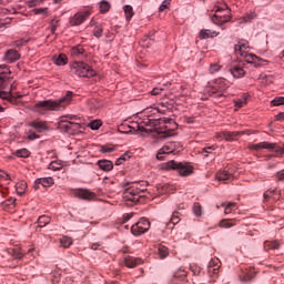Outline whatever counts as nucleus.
Wrapping results in <instances>:
<instances>
[{"label": "nucleus", "instance_id": "nucleus-4", "mask_svg": "<svg viewBox=\"0 0 284 284\" xmlns=\"http://www.w3.org/2000/svg\"><path fill=\"white\" fill-rule=\"evenodd\" d=\"M248 150L253 152H261V150H268L270 152H274V156H283L284 154V144L280 146L276 143L272 142H260L257 144H250Z\"/></svg>", "mask_w": 284, "mask_h": 284}, {"label": "nucleus", "instance_id": "nucleus-18", "mask_svg": "<svg viewBox=\"0 0 284 284\" xmlns=\"http://www.w3.org/2000/svg\"><path fill=\"white\" fill-rule=\"evenodd\" d=\"M52 187L54 185V179L52 178H39L34 181L33 189L40 190V187Z\"/></svg>", "mask_w": 284, "mask_h": 284}, {"label": "nucleus", "instance_id": "nucleus-24", "mask_svg": "<svg viewBox=\"0 0 284 284\" xmlns=\"http://www.w3.org/2000/svg\"><path fill=\"white\" fill-rule=\"evenodd\" d=\"M231 74L234 77V79H243L245 77V70L241 64L234 65L230 69Z\"/></svg>", "mask_w": 284, "mask_h": 284}, {"label": "nucleus", "instance_id": "nucleus-62", "mask_svg": "<svg viewBox=\"0 0 284 284\" xmlns=\"http://www.w3.org/2000/svg\"><path fill=\"white\" fill-rule=\"evenodd\" d=\"M100 152H102L103 154H108L110 152H114V148H112V146H101Z\"/></svg>", "mask_w": 284, "mask_h": 284}, {"label": "nucleus", "instance_id": "nucleus-29", "mask_svg": "<svg viewBox=\"0 0 284 284\" xmlns=\"http://www.w3.org/2000/svg\"><path fill=\"white\" fill-rule=\"evenodd\" d=\"M236 225V219H224L220 221L219 226L225 230H230V227H234Z\"/></svg>", "mask_w": 284, "mask_h": 284}, {"label": "nucleus", "instance_id": "nucleus-60", "mask_svg": "<svg viewBox=\"0 0 284 284\" xmlns=\"http://www.w3.org/2000/svg\"><path fill=\"white\" fill-rule=\"evenodd\" d=\"M26 43H28V40L26 39H20L13 42V45H16V48H21V45H26Z\"/></svg>", "mask_w": 284, "mask_h": 284}, {"label": "nucleus", "instance_id": "nucleus-10", "mask_svg": "<svg viewBox=\"0 0 284 284\" xmlns=\"http://www.w3.org/2000/svg\"><path fill=\"white\" fill-rule=\"evenodd\" d=\"M74 72L78 77H82V78H87V79H92V77L97 75V71L94 69H92V67H90L83 62H79L77 64Z\"/></svg>", "mask_w": 284, "mask_h": 284}, {"label": "nucleus", "instance_id": "nucleus-5", "mask_svg": "<svg viewBox=\"0 0 284 284\" xmlns=\"http://www.w3.org/2000/svg\"><path fill=\"white\" fill-rule=\"evenodd\" d=\"M212 23L215 26H223V23H227L230 21V9L227 4L216 6L215 13L211 17Z\"/></svg>", "mask_w": 284, "mask_h": 284}, {"label": "nucleus", "instance_id": "nucleus-22", "mask_svg": "<svg viewBox=\"0 0 284 284\" xmlns=\"http://www.w3.org/2000/svg\"><path fill=\"white\" fill-rule=\"evenodd\" d=\"M1 69L7 71H1ZM8 79H10V71H8V65H0V88H6V83H8Z\"/></svg>", "mask_w": 284, "mask_h": 284}, {"label": "nucleus", "instance_id": "nucleus-8", "mask_svg": "<svg viewBox=\"0 0 284 284\" xmlns=\"http://www.w3.org/2000/svg\"><path fill=\"white\" fill-rule=\"evenodd\" d=\"M58 128L61 132H67V134H79L81 132V123L72 122L68 118H62Z\"/></svg>", "mask_w": 284, "mask_h": 284}, {"label": "nucleus", "instance_id": "nucleus-61", "mask_svg": "<svg viewBox=\"0 0 284 284\" xmlns=\"http://www.w3.org/2000/svg\"><path fill=\"white\" fill-rule=\"evenodd\" d=\"M163 90H165L164 88H161V87H156L154 88L152 91H151V94L153 97H158V94H161V92H163Z\"/></svg>", "mask_w": 284, "mask_h": 284}, {"label": "nucleus", "instance_id": "nucleus-39", "mask_svg": "<svg viewBox=\"0 0 284 284\" xmlns=\"http://www.w3.org/2000/svg\"><path fill=\"white\" fill-rule=\"evenodd\" d=\"M45 0H28L26 3L28 8H39V6H43Z\"/></svg>", "mask_w": 284, "mask_h": 284}, {"label": "nucleus", "instance_id": "nucleus-45", "mask_svg": "<svg viewBox=\"0 0 284 284\" xmlns=\"http://www.w3.org/2000/svg\"><path fill=\"white\" fill-rule=\"evenodd\" d=\"M60 245L64 248H68L70 247V245H72V239L68 237V236H63L61 240H60Z\"/></svg>", "mask_w": 284, "mask_h": 284}, {"label": "nucleus", "instance_id": "nucleus-37", "mask_svg": "<svg viewBox=\"0 0 284 284\" xmlns=\"http://www.w3.org/2000/svg\"><path fill=\"white\" fill-rule=\"evenodd\" d=\"M222 207H224V214H232V212L236 207V203L230 202L225 205V203L222 204Z\"/></svg>", "mask_w": 284, "mask_h": 284}, {"label": "nucleus", "instance_id": "nucleus-44", "mask_svg": "<svg viewBox=\"0 0 284 284\" xmlns=\"http://www.w3.org/2000/svg\"><path fill=\"white\" fill-rule=\"evenodd\" d=\"M193 213L195 214V216H203V206H201L199 202L194 203Z\"/></svg>", "mask_w": 284, "mask_h": 284}, {"label": "nucleus", "instance_id": "nucleus-21", "mask_svg": "<svg viewBox=\"0 0 284 284\" xmlns=\"http://www.w3.org/2000/svg\"><path fill=\"white\" fill-rule=\"evenodd\" d=\"M143 260L141 257L126 256L124 257L125 267H136L138 265H142Z\"/></svg>", "mask_w": 284, "mask_h": 284}, {"label": "nucleus", "instance_id": "nucleus-40", "mask_svg": "<svg viewBox=\"0 0 284 284\" xmlns=\"http://www.w3.org/2000/svg\"><path fill=\"white\" fill-rule=\"evenodd\" d=\"M28 187V184L26 182H19L16 184V190L18 194H24L26 190Z\"/></svg>", "mask_w": 284, "mask_h": 284}, {"label": "nucleus", "instance_id": "nucleus-20", "mask_svg": "<svg viewBox=\"0 0 284 284\" xmlns=\"http://www.w3.org/2000/svg\"><path fill=\"white\" fill-rule=\"evenodd\" d=\"M19 59H21V55L14 49L8 50L4 54V61L7 63H14V61H19Z\"/></svg>", "mask_w": 284, "mask_h": 284}, {"label": "nucleus", "instance_id": "nucleus-16", "mask_svg": "<svg viewBox=\"0 0 284 284\" xmlns=\"http://www.w3.org/2000/svg\"><path fill=\"white\" fill-rule=\"evenodd\" d=\"M217 139H224L225 141H236L239 136H243V132L239 131H223L216 134Z\"/></svg>", "mask_w": 284, "mask_h": 284}, {"label": "nucleus", "instance_id": "nucleus-41", "mask_svg": "<svg viewBox=\"0 0 284 284\" xmlns=\"http://www.w3.org/2000/svg\"><path fill=\"white\" fill-rule=\"evenodd\" d=\"M110 2L103 0L100 2V12L102 14H105L106 12H110Z\"/></svg>", "mask_w": 284, "mask_h": 284}, {"label": "nucleus", "instance_id": "nucleus-53", "mask_svg": "<svg viewBox=\"0 0 284 284\" xmlns=\"http://www.w3.org/2000/svg\"><path fill=\"white\" fill-rule=\"evenodd\" d=\"M219 70H221V65L213 63L210 65L209 72L210 74H215V72H219Z\"/></svg>", "mask_w": 284, "mask_h": 284}, {"label": "nucleus", "instance_id": "nucleus-46", "mask_svg": "<svg viewBox=\"0 0 284 284\" xmlns=\"http://www.w3.org/2000/svg\"><path fill=\"white\" fill-rule=\"evenodd\" d=\"M274 196H276V189H274V190H267V191L264 193V201H270V199H273V201H274Z\"/></svg>", "mask_w": 284, "mask_h": 284}, {"label": "nucleus", "instance_id": "nucleus-35", "mask_svg": "<svg viewBox=\"0 0 284 284\" xmlns=\"http://www.w3.org/2000/svg\"><path fill=\"white\" fill-rule=\"evenodd\" d=\"M50 221H52V219H50V216L41 215L38 219V227H45V225H49Z\"/></svg>", "mask_w": 284, "mask_h": 284}, {"label": "nucleus", "instance_id": "nucleus-64", "mask_svg": "<svg viewBox=\"0 0 284 284\" xmlns=\"http://www.w3.org/2000/svg\"><path fill=\"white\" fill-rule=\"evenodd\" d=\"M134 216V213H126L123 215V223H128V221H130V219H132Z\"/></svg>", "mask_w": 284, "mask_h": 284}, {"label": "nucleus", "instance_id": "nucleus-34", "mask_svg": "<svg viewBox=\"0 0 284 284\" xmlns=\"http://www.w3.org/2000/svg\"><path fill=\"white\" fill-rule=\"evenodd\" d=\"M123 11H124L126 21H131L132 17H134V9L132 8V6L130 4L124 6Z\"/></svg>", "mask_w": 284, "mask_h": 284}, {"label": "nucleus", "instance_id": "nucleus-33", "mask_svg": "<svg viewBox=\"0 0 284 284\" xmlns=\"http://www.w3.org/2000/svg\"><path fill=\"white\" fill-rule=\"evenodd\" d=\"M63 169V162L61 160L52 161L49 164V170H52L53 172H59V170Z\"/></svg>", "mask_w": 284, "mask_h": 284}, {"label": "nucleus", "instance_id": "nucleus-6", "mask_svg": "<svg viewBox=\"0 0 284 284\" xmlns=\"http://www.w3.org/2000/svg\"><path fill=\"white\" fill-rule=\"evenodd\" d=\"M166 170H176L180 176H190L194 172V168L190 163L176 162L174 160L166 163Z\"/></svg>", "mask_w": 284, "mask_h": 284}, {"label": "nucleus", "instance_id": "nucleus-7", "mask_svg": "<svg viewBox=\"0 0 284 284\" xmlns=\"http://www.w3.org/2000/svg\"><path fill=\"white\" fill-rule=\"evenodd\" d=\"M183 146L180 142H168L163 145L156 154L158 161H164L168 154H174L175 152H181Z\"/></svg>", "mask_w": 284, "mask_h": 284}, {"label": "nucleus", "instance_id": "nucleus-58", "mask_svg": "<svg viewBox=\"0 0 284 284\" xmlns=\"http://www.w3.org/2000/svg\"><path fill=\"white\" fill-rule=\"evenodd\" d=\"M255 17H256V14H254V13H248V14L244 16L243 21H244V23H250V21H252L253 19H255Z\"/></svg>", "mask_w": 284, "mask_h": 284}, {"label": "nucleus", "instance_id": "nucleus-51", "mask_svg": "<svg viewBox=\"0 0 284 284\" xmlns=\"http://www.w3.org/2000/svg\"><path fill=\"white\" fill-rule=\"evenodd\" d=\"M89 128H91V130H99V128H101V120H93L90 122Z\"/></svg>", "mask_w": 284, "mask_h": 284}, {"label": "nucleus", "instance_id": "nucleus-63", "mask_svg": "<svg viewBox=\"0 0 284 284\" xmlns=\"http://www.w3.org/2000/svg\"><path fill=\"white\" fill-rule=\"evenodd\" d=\"M276 181H281L282 183H284V170L276 173Z\"/></svg>", "mask_w": 284, "mask_h": 284}, {"label": "nucleus", "instance_id": "nucleus-32", "mask_svg": "<svg viewBox=\"0 0 284 284\" xmlns=\"http://www.w3.org/2000/svg\"><path fill=\"white\" fill-rule=\"evenodd\" d=\"M55 65H68V55L60 53L54 58Z\"/></svg>", "mask_w": 284, "mask_h": 284}, {"label": "nucleus", "instance_id": "nucleus-50", "mask_svg": "<svg viewBox=\"0 0 284 284\" xmlns=\"http://www.w3.org/2000/svg\"><path fill=\"white\" fill-rule=\"evenodd\" d=\"M190 270H191V272H192V274H193L194 276H199V274H201V266H199V265H196V264H192V265L190 266Z\"/></svg>", "mask_w": 284, "mask_h": 284}, {"label": "nucleus", "instance_id": "nucleus-52", "mask_svg": "<svg viewBox=\"0 0 284 284\" xmlns=\"http://www.w3.org/2000/svg\"><path fill=\"white\" fill-rule=\"evenodd\" d=\"M93 37H97V39H101V37H103V28L95 27V29L93 30Z\"/></svg>", "mask_w": 284, "mask_h": 284}, {"label": "nucleus", "instance_id": "nucleus-17", "mask_svg": "<svg viewBox=\"0 0 284 284\" xmlns=\"http://www.w3.org/2000/svg\"><path fill=\"white\" fill-rule=\"evenodd\" d=\"M255 276L256 271H254V268H246L240 273L239 278L242 283H252Z\"/></svg>", "mask_w": 284, "mask_h": 284}, {"label": "nucleus", "instance_id": "nucleus-49", "mask_svg": "<svg viewBox=\"0 0 284 284\" xmlns=\"http://www.w3.org/2000/svg\"><path fill=\"white\" fill-rule=\"evenodd\" d=\"M171 3H172V0H164L159 8L160 12H164L165 10H168Z\"/></svg>", "mask_w": 284, "mask_h": 284}, {"label": "nucleus", "instance_id": "nucleus-1", "mask_svg": "<svg viewBox=\"0 0 284 284\" xmlns=\"http://www.w3.org/2000/svg\"><path fill=\"white\" fill-rule=\"evenodd\" d=\"M72 101V92L68 91L65 97L59 100H44L34 104L33 110L39 114H45L47 112H61L65 110L67 105H70Z\"/></svg>", "mask_w": 284, "mask_h": 284}, {"label": "nucleus", "instance_id": "nucleus-28", "mask_svg": "<svg viewBox=\"0 0 284 284\" xmlns=\"http://www.w3.org/2000/svg\"><path fill=\"white\" fill-rule=\"evenodd\" d=\"M214 37H219V32L210 29H202L200 31V39H214Z\"/></svg>", "mask_w": 284, "mask_h": 284}, {"label": "nucleus", "instance_id": "nucleus-26", "mask_svg": "<svg viewBox=\"0 0 284 284\" xmlns=\"http://www.w3.org/2000/svg\"><path fill=\"white\" fill-rule=\"evenodd\" d=\"M98 165L100 170H103V172H111V170L114 169V163L110 160H99Z\"/></svg>", "mask_w": 284, "mask_h": 284}, {"label": "nucleus", "instance_id": "nucleus-19", "mask_svg": "<svg viewBox=\"0 0 284 284\" xmlns=\"http://www.w3.org/2000/svg\"><path fill=\"white\" fill-rule=\"evenodd\" d=\"M221 268V260H219L217 257L212 258L209 262V274H213V276H216V274H219V270Z\"/></svg>", "mask_w": 284, "mask_h": 284}, {"label": "nucleus", "instance_id": "nucleus-23", "mask_svg": "<svg viewBox=\"0 0 284 284\" xmlns=\"http://www.w3.org/2000/svg\"><path fill=\"white\" fill-rule=\"evenodd\" d=\"M217 181H221L222 183H230L234 179V175L230 173L226 170L220 171L216 173Z\"/></svg>", "mask_w": 284, "mask_h": 284}, {"label": "nucleus", "instance_id": "nucleus-47", "mask_svg": "<svg viewBox=\"0 0 284 284\" xmlns=\"http://www.w3.org/2000/svg\"><path fill=\"white\" fill-rule=\"evenodd\" d=\"M243 105H247V97H244L235 101V108L241 109L243 108Z\"/></svg>", "mask_w": 284, "mask_h": 284}, {"label": "nucleus", "instance_id": "nucleus-43", "mask_svg": "<svg viewBox=\"0 0 284 284\" xmlns=\"http://www.w3.org/2000/svg\"><path fill=\"white\" fill-rule=\"evenodd\" d=\"M158 254H159L160 258H168L170 251L168 250L166 246H160L158 248Z\"/></svg>", "mask_w": 284, "mask_h": 284}, {"label": "nucleus", "instance_id": "nucleus-3", "mask_svg": "<svg viewBox=\"0 0 284 284\" xmlns=\"http://www.w3.org/2000/svg\"><path fill=\"white\" fill-rule=\"evenodd\" d=\"M250 42L247 40H240L237 44H235V53L240 54L244 59L246 63H251L255 68H261L265 60L258 58L254 53H250Z\"/></svg>", "mask_w": 284, "mask_h": 284}, {"label": "nucleus", "instance_id": "nucleus-59", "mask_svg": "<svg viewBox=\"0 0 284 284\" xmlns=\"http://www.w3.org/2000/svg\"><path fill=\"white\" fill-rule=\"evenodd\" d=\"M57 28H59V20H52L51 21V32L54 34L57 32Z\"/></svg>", "mask_w": 284, "mask_h": 284}, {"label": "nucleus", "instance_id": "nucleus-30", "mask_svg": "<svg viewBox=\"0 0 284 284\" xmlns=\"http://www.w3.org/2000/svg\"><path fill=\"white\" fill-rule=\"evenodd\" d=\"M16 203H17V199L10 197L1 203V207H3V210H7V211L13 210L17 205Z\"/></svg>", "mask_w": 284, "mask_h": 284}, {"label": "nucleus", "instance_id": "nucleus-55", "mask_svg": "<svg viewBox=\"0 0 284 284\" xmlns=\"http://www.w3.org/2000/svg\"><path fill=\"white\" fill-rule=\"evenodd\" d=\"M216 145H211V146H206L202 149V153L205 154H212V152H214V150H216Z\"/></svg>", "mask_w": 284, "mask_h": 284}, {"label": "nucleus", "instance_id": "nucleus-12", "mask_svg": "<svg viewBox=\"0 0 284 284\" xmlns=\"http://www.w3.org/2000/svg\"><path fill=\"white\" fill-rule=\"evenodd\" d=\"M187 283V271L183 266L178 268L172 277H171V284H186Z\"/></svg>", "mask_w": 284, "mask_h": 284}, {"label": "nucleus", "instance_id": "nucleus-14", "mask_svg": "<svg viewBox=\"0 0 284 284\" xmlns=\"http://www.w3.org/2000/svg\"><path fill=\"white\" fill-rule=\"evenodd\" d=\"M0 99L8 101L12 105H19V99H23L20 93L12 94L11 92L0 91Z\"/></svg>", "mask_w": 284, "mask_h": 284}, {"label": "nucleus", "instance_id": "nucleus-38", "mask_svg": "<svg viewBox=\"0 0 284 284\" xmlns=\"http://www.w3.org/2000/svg\"><path fill=\"white\" fill-rule=\"evenodd\" d=\"M14 155L19 159H28V156H30V152L28 149H20L14 152Z\"/></svg>", "mask_w": 284, "mask_h": 284}, {"label": "nucleus", "instance_id": "nucleus-25", "mask_svg": "<svg viewBox=\"0 0 284 284\" xmlns=\"http://www.w3.org/2000/svg\"><path fill=\"white\" fill-rule=\"evenodd\" d=\"M181 222V213H179V211H174L171 220L169 223H166V229L168 230H174V225H176L178 223Z\"/></svg>", "mask_w": 284, "mask_h": 284}, {"label": "nucleus", "instance_id": "nucleus-11", "mask_svg": "<svg viewBox=\"0 0 284 284\" xmlns=\"http://www.w3.org/2000/svg\"><path fill=\"white\" fill-rule=\"evenodd\" d=\"M150 230V221L145 217L140 219V221L131 226V232L134 236H141Z\"/></svg>", "mask_w": 284, "mask_h": 284}, {"label": "nucleus", "instance_id": "nucleus-48", "mask_svg": "<svg viewBox=\"0 0 284 284\" xmlns=\"http://www.w3.org/2000/svg\"><path fill=\"white\" fill-rule=\"evenodd\" d=\"M128 159H130V155H128V153H124L115 161V165H123V163H125Z\"/></svg>", "mask_w": 284, "mask_h": 284}, {"label": "nucleus", "instance_id": "nucleus-31", "mask_svg": "<svg viewBox=\"0 0 284 284\" xmlns=\"http://www.w3.org/2000/svg\"><path fill=\"white\" fill-rule=\"evenodd\" d=\"M31 128H34L37 132H44V130H48V124L43 121H34L31 123Z\"/></svg>", "mask_w": 284, "mask_h": 284}, {"label": "nucleus", "instance_id": "nucleus-57", "mask_svg": "<svg viewBox=\"0 0 284 284\" xmlns=\"http://www.w3.org/2000/svg\"><path fill=\"white\" fill-rule=\"evenodd\" d=\"M48 8L33 9V14H48Z\"/></svg>", "mask_w": 284, "mask_h": 284}, {"label": "nucleus", "instance_id": "nucleus-42", "mask_svg": "<svg viewBox=\"0 0 284 284\" xmlns=\"http://www.w3.org/2000/svg\"><path fill=\"white\" fill-rule=\"evenodd\" d=\"M83 52H85V50L81 45L73 47L71 49L72 57H81V54H83Z\"/></svg>", "mask_w": 284, "mask_h": 284}, {"label": "nucleus", "instance_id": "nucleus-27", "mask_svg": "<svg viewBox=\"0 0 284 284\" xmlns=\"http://www.w3.org/2000/svg\"><path fill=\"white\" fill-rule=\"evenodd\" d=\"M172 192H174V186L171 184L158 185V194H160L161 196H163L165 194H172Z\"/></svg>", "mask_w": 284, "mask_h": 284}, {"label": "nucleus", "instance_id": "nucleus-54", "mask_svg": "<svg viewBox=\"0 0 284 284\" xmlns=\"http://www.w3.org/2000/svg\"><path fill=\"white\" fill-rule=\"evenodd\" d=\"M272 105L278 106V105H284V98L280 97V98H275L274 100H272Z\"/></svg>", "mask_w": 284, "mask_h": 284}, {"label": "nucleus", "instance_id": "nucleus-36", "mask_svg": "<svg viewBox=\"0 0 284 284\" xmlns=\"http://www.w3.org/2000/svg\"><path fill=\"white\" fill-rule=\"evenodd\" d=\"M280 244L276 241H265L264 242V250L270 251V250H278Z\"/></svg>", "mask_w": 284, "mask_h": 284}, {"label": "nucleus", "instance_id": "nucleus-9", "mask_svg": "<svg viewBox=\"0 0 284 284\" xmlns=\"http://www.w3.org/2000/svg\"><path fill=\"white\" fill-rule=\"evenodd\" d=\"M227 88H230L227 80L220 78L215 80L214 85L206 89V92H209L210 97H213V94H219V97H221V94H223Z\"/></svg>", "mask_w": 284, "mask_h": 284}, {"label": "nucleus", "instance_id": "nucleus-56", "mask_svg": "<svg viewBox=\"0 0 284 284\" xmlns=\"http://www.w3.org/2000/svg\"><path fill=\"white\" fill-rule=\"evenodd\" d=\"M132 130L139 131V132H145V126L139 124V123H133L132 126H129Z\"/></svg>", "mask_w": 284, "mask_h": 284}, {"label": "nucleus", "instance_id": "nucleus-13", "mask_svg": "<svg viewBox=\"0 0 284 284\" xmlns=\"http://www.w3.org/2000/svg\"><path fill=\"white\" fill-rule=\"evenodd\" d=\"M73 194L83 201H94L97 199V193L87 189H75Z\"/></svg>", "mask_w": 284, "mask_h": 284}, {"label": "nucleus", "instance_id": "nucleus-15", "mask_svg": "<svg viewBox=\"0 0 284 284\" xmlns=\"http://www.w3.org/2000/svg\"><path fill=\"white\" fill-rule=\"evenodd\" d=\"M89 16L90 11L78 12L70 18L69 23L70 26H81L85 21V19H88Z\"/></svg>", "mask_w": 284, "mask_h": 284}, {"label": "nucleus", "instance_id": "nucleus-2", "mask_svg": "<svg viewBox=\"0 0 284 284\" xmlns=\"http://www.w3.org/2000/svg\"><path fill=\"white\" fill-rule=\"evenodd\" d=\"M123 199L126 203H139L143 194L148 192V182H123Z\"/></svg>", "mask_w": 284, "mask_h": 284}]
</instances>
